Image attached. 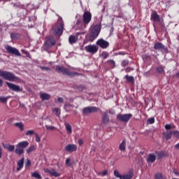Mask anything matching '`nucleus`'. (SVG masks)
<instances>
[{
	"instance_id": "nucleus-14",
	"label": "nucleus",
	"mask_w": 179,
	"mask_h": 179,
	"mask_svg": "<svg viewBox=\"0 0 179 179\" xmlns=\"http://www.w3.org/2000/svg\"><path fill=\"white\" fill-rule=\"evenodd\" d=\"M64 149L66 152H69L70 153H72L78 150V146H76V145L75 144H68L65 146Z\"/></svg>"
},
{
	"instance_id": "nucleus-24",
	"label": "nucleus",
	"mask_w": 179,
	"mask_h": 179,
	"mask_svg": "<svg viewBox=\"0 0 179 179\" xmlns=\"http://www.w3.org/2000/svg\"><path fill=\"white\" fill-rule=\"evenodd\" d=\"M69 41L70 44H75V43L78 41V36H70L69 38Z\"/></svg>"
},
{
	"instance_id": "nucleus-30",
	"label": "nucleus",
	"mask_w": 179,
	"mask_h": 179,
	"mask_svg": "<svg viewBox=\"0 0 179 179\" xmlns=\"http://www.w3.org/2000/svg\"><path fill=\"white\" fill-rule=\"evenodd\" d=\"M53 114H55L57 117H59L61 115V109L58 108H55L52 109Z\"/></svg>"
},
{
	"instance_id": "nucleus-54",
	"label": "nucleus",
	"mask_w": 179,
	"mask_h": 179,
	"mask_svg": "<svg viewBox=\"0 0 179 179\" xmlns=\"http://www.w3.org/2000/svg\"><path fill=\"white\" fill-rule=\"evenodd\" d=\"M107 173H108L107 170H105L102 173H101V176L104 177V176H107Z\"/></svg>"
},
{
	"instance_id": "nucleus-38",
	"label": "nucleus",
	"mask_w": 179,
	"mask_h": 179,
	"mask_svg": "<svg viewBox=\"0 0 179 179\" xmlns=\"http://www.w3.org/2000/svg\"><path fill=\"white\" fill-rule=\"evenodd\" d=\"M174 128H176L175 125H171V124H166L165 125V129H167V131H169V129H174Z\"/></svg>"
},
{
	"instance_id": "nucleus-29",
	"label": "nucleus",
	"mask_w": 179,
	"mask_h": 179,
	"mask_svg": "<svg viewBox=\"0 0 179 179\" xmlns=\"http://www.w3.org/2000/svg\"><path fill=\"white\" fill-rule=\"evenodd\" d=\"M49 174H51L53 177H59L61 174L58 173L55 169H51L50 171H48Z\"/></svg>"
},
{
	"instance_id": "nucleus-4",
	"label": "nucleus",
	"mask_w": 179,
	"mask_h": 179,
	"mask_svg": "<svg viewBox=\"0 0 179 179\" xmlns=\"http://www.w3.org/2000/svg\"><path fill=\"white\" fill-rule=\"evenodd\" d=\"M101 30V25L96 24L92 29L90 33V41L93 43L97 37H99V34H100V31Z\"/></svg>"
},
{
	"instance_id": "nucleus-39",
	"label": "nucleus",
	"mask_w": 179,
	"mask_h": 179,
	"mask_svg": "<svg viewBox=\"0 0 179 179\" xmlns=\"http://www.w3.org/2000/svg\"><path fill=\"white\" fill-rule=\"evenodd\" d=\"M8 99H9V96H0V103H6V101H8Z\"/></svg>"
},
{
	"instance_id": "nucleus-17",
	"label": "nucleus",
	"mask_w": 179,
	"mask_h": 179,
	"mask_svg": "<svg viewBox=\"0 0 179 179\" xmlns=\"http://www.w3.org/2000/svg\"><path fill=\"white\" fill-rule=\"evenodd\" d=\"M17 171H20V170H22V168L24 166V157H22L21 159H20L17 162Z\"/></svg>"
},
{
	"instance_id": "nucleus-1",
	"label": "nucleus",
	"mask_w": 179,
	"mask_h": 179,
	"mask_svg": "<svg viewBox=\"0 0 179 179\" xmlns=\"http://www.w3.org/2000/svg\"><path fill=\"white\" fill-rule=\"evenodd\" d=\"M76 17H80V15H77ZM92 22V13L89 11H85L83 15V19L79 18L76 24L78 29H86V27Z\"/></svg>"
},
{
	"instance_id": "nucleus-48",
	"label": "nucleus",
	"mask_w": 179,
	"mask_h": 179,
	"mask_svg": "<svg viewBox=\"0 0 179 179\" xmlns=\"http://www.w3.org/2000/svg\"><path fill=\"white\" fill-rule=\"evenodd\" d=\"M148 124H155V119L154 117H150L148 119Z\"/></svg>"
},
{
	"instance_id": "nucleus-62",
	"label": "nucleus",
	"mask_w": 179,
	"mask_h": 179,
	"mask_svg": "<svg viewBox=\"0 0 179 179\" xmlns=\"http://www.w3.org/2000/svg\"><path fill=\"white\" fill-rule=\"evenodd\" d=\"M5 146H8V145L3 144V148H5Z\"/></svg>"
},
{
	"instance_id": "nucleus-11",
	"label": "nucleus",
	"mask_w": 179,
	"mask_h": 179,
	"mask_svg": "<svg viewBox=\"0 0 179 179\" xmlns=\"http://www.w3.org/2000/svg\"><path fill=\"white\" fill-rule=\"evenodd\" d=\"M6 51L9 52V54H13L14 55H16L17 57H21L22 54H20V52L19 50L12 46L7 45L6 47Z\"/></svg>"
},
{
	"instance_id": "nucleus-15",
	"label": "nucleus",
	"mask_w": 179,
	"mask_h": 179,
	"mask_svg": "<svg viewBox=\"0 0 179 179\" xmlns=\"http://www.w3.org/2000/svg\"><path fill=\"white\" fill-rule=\"evenodd\" d=\"M102 124H104V125H108L110 124V117L107 111L104 112L102 116Z\"/></svg>"
},
{
	"instance_id": "nucleus-35",
	"label": "nucleus",
	"mask_w": 179,
	"mask_h": 179,
	"mask_svg": "<svg viewBox=\"0 0 179 179\" xmlns=\"http://www.w3.org/2000/svg\"><path fill=\"white\" fill-rule=\"evenodd\" d=\"M31 176L34 177V178H36V179H41V175H40V173H38V172H34L31 173Z\"/></svg>"
},
{
	"instance_id": "nucleus-63",
	"label": "nucleus",
	"mask_w": 179,
	"mask_h": 179,
	"mask_svg": "<svg viewBox=\"0 0 179 179\" xmlns=\"http://www.w3.org/2000/svg\"><path fill=\"white\" fill-rule=\"evenodd\" d=\"M49 121H50V122H51V120H49Z\"/></svg>"
},
{
	"instance_id": "nucleus-33",
	"label": "nucleus",
	"mask_w": 179,
	"mask_h": 179,
	"mask_svg": "<svg viewBox=\"0 0 179 179\" xmlns=\"http://www.w3.org/2000/svg\"><path fill=\"white\" fill-rule=\"evenodd\" d=\"M4 149H7V150H8V152H13V150H15V145H8L7 146H4Z\"/></svg>"
},
{
	"instance_id": "nucleus-31",
	"label": "nucleus",
	"mask_w": 179,
	"mask_h": 179,
	"mask_svg": "<svg viewBox=\"0 0 179 179\" xmlns=\"http://www.w3.org/2000/svg\"><path fill=\"white\" fill-rule=\"evenodd\" d=\"M101 57L103 59H107V58H108L110 57V54L106 51H103L101 52Z\"/></svg>"
},
{
	"instance_id": "nucleus-42",
	"label": "nucleus",
	"mask_w": 179,
	"mask_h": 179,
	"mask_svg": "<svg viewBox=\"0 0 179 179\" xmlns=\"http://www.w3.org/2000/svg\"><path fill=\"white\" fill-rule=\"evenodd\" d=\"M172 134H173V136H175V138H176V139H179V131L178 130H175L172 132Z\"/></svg>"
},
{
	"instance_id": "nucleus-10",
	"label": "nucleus",
	"mask_w": 179,
	"mask_h": 179,
	"mask_svg": "<svg viewBox=\"0 0 179 179\" xmlns=\"http://www.w3.org/2000/svg\"><path fill=\"white\" fill-rule=\"evenodd\" d=\"M85 50L90 54H96L99 51V46L96 45H88L85 47Z\"/></svg>"
},
{
	"instance_id": "nucleus-55",
	"label": "nucleus",
	"mask_w": 179,
	"mask_h": 179,
	"mask_svg": "<svg viewBox=\"0 0 179 179\" xmlns=\"http://www.w3.org/2000/svg\"><path fill=\"white\" fill-rule=\"evenodd\" d=\"M57 101H58L59 103H64V99H62V97H59V98L57 99Z\"/></svg>"
},
{
	"instance_id": "nucleus-50",
	"label": "nucleus",
	"mask_w": 179,
	"mask_h": 179,
	"mask_svg": "<svg viewBox=\"0 0 179 179\" xmlns=\"http://www.w3.org/2000/svg\"><path fill=\"white\" fill-rule=\"evenodd\" d=\"M35 139L36 142H41V139L40 138V136H38V134H35Z\"/></svg>"
},
{
	"instance_id": "nucleus-61",
	"label": "nucleus",
	"mask_w": 179,
	"mask_h": 179,
	"mask_svg": "<svg viewBox=\"0 0 179 179\" xmlns=\"http://www.w3.org/2000/svg\"><path fill=\"white\" fill-rule=\"evenodd\" d=\"M109 113H110V114H115V111H113V112L109 111Z\"/></svg>"
},
{
	"instance_id": "nucleus-58",
	"label": "nucleus",
	"mask_w": 179,
	"mask_h": 179,
	"mask_svg": "<svg viewBox=\"0 0 179 179\" xmlns=\"http://www.w3.org/2000/svg\"><path fill=\"white\" fill-rule=\"evenodd\" d=\"M14 8H19V3H14Z\"/></svg>"
},
{
	"instance_id": "nucleus-41",
	"label": "nucleus",
	"mask_w": 179,
	"mask_h": 179,
	"mask_svg": "<svg viewBox=\"0 0 179 179\" xmlns=\"http://www.w3.org/2000/svg\"><path fill=\"white\" fill-rule=\"evenodd\" d=\"M114 176L115 177H117V178H120V179H122V175H120L118 171H114Z\"/></svg>"
},
{
	"instance_id": "nucleus-46",
	"label": "nucleus",
	"mask_w": 179,
	"mask_h": 179,
	"mask_svg": "<svg viewBox=\"0 0 179 179\" xmlns=\"http://www.w3.org/2000/svg\"><path fill=\"white\" fill-rule=\"evenodd\" d=\"M66 165H67L68 167H71V166H72V164H71V159L70 158H66Z\"/></svg>"
},
{
	"instance_id": "nucleus-20",
	"label": "nucleus",
	"mask_w": 179,
	"mask_h": 179,
	"mask_svg": "<svg viewBox=\"0 0 179 179\" xmlns=\"http://www.w3.org/2000/svg\"><path fill=\"white\" fill-rule=\"evenodd\" d=\"M164 137L166 141H169V139H171L173 136V131H166V132L163 133Z\"/></svg>"
},
{
	"instance_id": "nucleus-13",
	"label": "nucleus",
	"mask_w": 179,
	"mask_h": 179,
	"mask_svg": "<svg viewBox=\"0 0 179 179\" xmlns=\"http://www.w3.org/2000/svg\"><path fill=\"white\" fill-rule=\"evenodd\" d=\"M6 85L10 90H13V92H22V89L20 86L16 85L12 83L6 82Z\"/></svg>"
},
{
	"instance_id": "nucleus-44",
	"label": "nucleus",
	"mask_w": 179,
	"mask_h": 179,
	"mask_svg": "<svg viewBox=\"0 0 179 179\" xmlns=\"http://www.w3.org/2000/svg\"><path fill=\"white\" fill-rule=\"evenodd\" d=\"M45 128L47 129V131H54V129H55V127L54 126H48V125H45Z\"/></svg>"
},
{
	"instance_id": "nucleus-21",
	"label": "nucleus",
	"mask_w": 179,
	"mask_h": 179,
	"mask_svg": "<svg viewBox=\"0 0 179 179\" xmlns=\"http://www.w3.org/2000/svg\"><path fill=\"white\" fill-rule=\"evenodd\" d=\"M155 155L157 156V159H163L164 156H167V152L165 151L155 152Z\"/></svg>"
},
{
	"instance_id": "nucleus-7",
	"label": "nucleus",
	"mask_w": 179,
	"mask_h": 179,
	"mask_svg": "<svg viewBox=\"0 0 179 179\" xmlns=\"http://www.w3.org/2000/svg\"><path fill=\"white\" fill-rule=\"evenodd\" d=\"M56 43H57V41L55 40V38L52 37H48L44 43V46H43L44 50H50V48H52V47L55 45Z\"/></svg>"
},
{
	"instance_id": "nucleus-25",
	"label": "nucleus",
	"mask_w": 179,
	"mask_h": 179,
	"mask_svg": "<svg viewBox=\"0 0 179 179\" xmlns=\"http://www.w3.org/2000/svg\"><path fill=\"white\" fill-rule=\"evenodd\" d=\"M134 177L132 171H129L128 173H125L122 176V179H131Z\"/></svg>"
},
{
	"instance_id": "nucleus-28",
	"label": "nucleus",
	"mask_w": 179,
	"mask_h": 179,
	"mask_svg": "<svg viewBox=\"0 0 179 179\" xmlns=\"http://www.w3.org/2000/svg\"><path fill=\"white\" fill-rule=\"evenodd\" d=\"M124 79H126V80H127L130 83H134L135 82V78L132 76L126 75L124 76Z\"/></svg>"
},
{
	"instance_id": "nucleus-26",
	"label": "nucleus",
	"mask_w": 179,
	"mask_h": 179,
	"mask_svg": "<svg viewBox=\"0 0 179 179\" xmlns=\"http://www.w3.org/2000/svg\"><path fill=\"white\" fill-rule=\"evenodd\" d=\"M126 146L127 142L125 141V140H123L122 142L119 145L120 150H121L122 152H125Z\"/></svg>"
},
{
	"instance_id": "nucleus-3",
	"label": "nucleus",
	"mask_w": 179,
	"mask_h": 179,
	"mask_svg": "<svg viewBox=\"0 0 179 179\" xmlns=\"http://www.w3.org/2000/svg\"><path fill=\"white\" fill-rule=\"evenodd\" d=\"M52 30L56 36H62L64 33V20L61 17H59L57 23L53 26Z\"/></svg>"
},
{
	"instance_id": "nucleus-34",
	"label": "nucleus",
	"mask_w": 179,
	"mask_h": 179,
	"mask_svg": "<svg viewBox=\"0 0 179 179\" xmlns=\"http://www.w3.org/2000/svg\"><path fill=\"white\" fill-rule=\"evenodd\" d=\"M155 179H167V177L165 176H163L162 173H157L155 175Z\"/></svg>"
},
{
	"instance_id": "nucleus-51",
	"label": "nucleus",
	"mask_w": 179,
	"mask_h": 179,
	"mask_svg": "<svg viewBox=\"0 0 179 179\" xmlns=\"http://www.w3.org/2000/svg\"><path fill=\"white\" fill-rule=\"evenodd\" d=\"M31 164V162L30 160L27 159V162H25V167H30V165Z\"/></svg>"
},
{
	"instance_id": "nucleus-32",
	"label": "nucleus",
	"mask_w": 179,
	"mask_h": 179,
	"mask_svg": "<svg viewBox=\"0 0 179 179\" xmlns=\"http://www.w3.org/2000/svg\"><path fill=\"white\" fill-rule=\"evenodd\" d=\"M15 127H17L20 129V131H23L24 129V125L22 122L15 123Z\"/></svg>"
},
{
	"instance_id": "nucleus-12",
	"label": "nucleus",
	"mask_w": 179,
	"mask_h": 179,
	"mask_svg": "<svg viewBox=\"0 0 179 179\" xmlns=\"http://www.w3.org/2000/svg\"><path fill=\"white\" fill-rule=\"evenodd\" d=\"M96 45H99L101 48L106 49L108 48V45H110V43L107 41H104L103 38H101L96 41Z\"/></svg>"
},
{
	"instance_id": "nucleus-53",
	"label": "nucleus",
	"mask_w": 179,
	"mask_h": 179,
	"mask_svg": "<svg viewBox=\"0 0 179 179\" xmlns=\"http://www.w3.org/2000/svg\"><path fill=\"white\" fill-rule=\"evenodd\" d=\"M78 145L80 146H82V145H83V140H82V138L78 139Z\"/></svg>"
},
{
	"instance_id": "nucleus-5",
	"label": "nucleus",
	"mask_w": 179,
	"mask_h": 179,
	"mask_svg": "<svg viewBox=\"0 0 179 179\" xmlns=\"http://www.w3.org/2000/svg\"><path fill=\"white\" fill-rule=\"evenodd\" d=\"M56 72H58V73H62V75H66L67 76H71V78L79 75L77 72L69 71V69L61 66H56Z\"/></svg>"
},
{
	"instance_id": "nucleus-57",
	"label": "nucleus",
	"mask_w": 179,
	"mask_h": 179,
	"mask_svg": "<svg viewBox=\"0 0 179 179\" xmlns=\"http://www.w3.org/2000/svg\"><path fill=\"white\" fill-rule=\"evenodd\" d=\"M3 85V81L2 80V79L0 78V87H2Z\"/></svg>"
},
{
	"instance_id": "nucleus-45",
	"label": "nucleus",
	"mask_w": 179,
	"mask_h": 179,
	"mask_svg": "<svg viewBox=\"0 0 179 179\" xmlns=\"http://www.w3.org/2000/svg\"><path fill=\"white\" fill-rule=\"evenodd\" d=\"M127 65H129V61H128V60H123L122 62V66H127Z\"/></svg>"
},
{
	"instance_id": "nucleus-40",
	"label": "nucleus",
	"mask_w": 179,
	"mask_h": 179,
	"mask_svg": "<svg viewBox=\"0 0 179 179\" xmlns=\"http://www.w3.org/2000/svg\"><path fill=\"white\" fill-rule=\"evenodd\" d=\"M34 131L33 130H28L26 131L25 135L27 136H31V135H34Z\"/></svg>"
},
{
	"instance_id": "nucleus-18",
	"label": "nucleus",
	"mask_w": 179,
	"mask_h": 179,
	"mask_svg": "<svg viewBox=\"0 0 179 179\" xmlns=\"http://www.w3.org/2000/svg\"><path fill=\"white\" fill-rule=\"evenodd\" d=\"M154 48L155 50H166L164 45L160 42L155 43Z\"/></svg>"
},
{
	"instance_id": "nucleus-56",
	"label": "nucleus",
	"mask_w": 179,
	"mask_h": 179,
	"mask_svg": "<svg viewBox=\"0 0 179 179\" xmlns=\"http://www.w3.org/2000/svg\"><path fill=\"white\" fill-rule=\"evenodd\" d=\"M145 76H150V71H146L145 73H144Z\"/></svg>"
},
{
	"instance_id": "nucleus-19",
	"label": "nucleus",
	"mask_w": 179,
	"mask_h": 179,
	"mask_svg": "<svg viewBox=\"0 0 179 179\" xmlns=\"http://www.w3.org/2000/svg\"><path fill=\"white\" fill-rule=\"evenodd\" d=\"M147 162L148 163H155L156 162V155L149 154Z\"/></svg>"
},
{
	"instance_id": "nucleus-22",
	"label": "nucleus",
	"mask_w": 179,
	"mask_h": 179,
	"mask_svg": "<svg viewBox=\"0 0 179 179\" xmlns=\"http://www.w3.org/2000/svg\"><path fill=\"white\" fill-rule=\"evenodd\" d=\"M20 37H21V35L20 33L12 32L10 34L11 40H19V38H20Z\"/></svg>"
},
{
	"instance_id": "nucleus-47",
	"label": "nucleus",
	"mask_w": 179,
	"mask_h": 179,
	"mask_svg": "<svg viewBox=\"0 0 179 179\" xmlns=\"http://www.w3.org/2000/svg\"><path fill=\"white\" fill-rule=\"evenodd\" d=\"M72 107V105L69 104V103H65L64 104V108L66 110L69 111V108Z\"/></svg>"
},
{
	"instance_id": "nucleus-52",
	"label": "nucleus",
	"mask_w": 179,
	"mask_h": 179,
	"mask_svg": "<svg viewBox=\"0 0 179 179\" xmlns=\"http://www.w3.org/2000/svg\"><path fill=\"white\" fill-rule=\"evenodd\" d=\"M41 68L43 71H51V69L47 66H41Z\"/></svg>"
},
{
	"instance_id": "nucleus-9",
	"label": "nucleus",
	"mask_w": 179,
	"mask_h": 179,
	"mask_svg": "<svg viewBox=\"0 0 179 179\" xmlns=\"http://www.w3.org/2000/svg\"><path fill=\"white\" fill-rule=\"evenodd\" d=\"M99 108L96 106H88L83 109V114L84 115H87L88 114H92V113H97Z\"/></svg>"
},
{
	"instance_id": "nucleus-60",
	"label": "nucleus",
	"mask_w": 179,
	"mask_h": 179,
	"mask_svg": "<svg viewBox=\"0 0 179 179\" xmlns=\"http://www.w3.org/2000/svg\"><path fill=\"white\" fill-rule=\"evenodd\" d=\"M176 76L178 78V79H179V72L176 74Z\"/></svg>"
},
{
	"instance_id": "nucleus-16",
	"label": "nucleus",
	"mask_w": 179,
	"mask_h": 179,
	"mask_svg": "<svg viewBox=\"0 0 179 179\" xmlns=\"http://www.w3.org/2000/svg\"><path fill=\"white\" fill-rule=\"evenodd\" d=\"M151 20L154 22H160V15L157 14L156 11H154L151 14Z\"/></svg>"
},
{
	"instance_id": "nucleus-37",
	"label": "nucleus",
	"mask_w": 179,
	"mask_h": 179,
	"mask_svg": "<svg viewBox=\"0 0 179 179\" xmlns=\"http://www.w3.org/2000/svg\"><path fill=\"white\" fill-rule=\"evenodd\" d=\"M156 71L158 73H163V72H164V68H163V66H159V67L157 68Z\"/></svg>"
},
{
	"instance_id": "nucleus-2",
	"label": "nucleus",
	"mask_w": 179,
	"mask_h": 179,
	"mask_svg": "<svg viewBox=\"0 0 179 179\" xmlns=\"http://www.w3.org/2000/svg\"><path fill=\"white\" fill-rule=\"evenodd\" d=\"M0 76L5 79V80H9L10 82H17V83L22 82V80L15 76L12 72L0 70Z\"/></svg>"
},
{
	"instance_id": "nucleus-23",
	"label": "nucleus",
	"mask_w": 179,
	"mask_h": 179,
	"mask_svg": "<svg viewBox=\"0 0 179 179\" xmlns=\"http://www.w3.org/2000/svg\"><path fill=\"white\" fill-rule=\"evenodd\" d=\"M40 97H41V100H43V101L50 100V99H51V95H50V94H47V93H41Z\"/></svg>"
},
{
	"instance_id": "nucleus-6",
	"label": "nucleus",
	"mask_w": 179,
	"mask_h": 179,
	"mask_svg": "<svg viewBox=\"0 0 179 179\" xmlns=\"http://www.w3.org/2000/svg\"><path fill=\"white\" fill-rule=\"evenodd\" d=\"M27 146H29V141L20 142L16 145L15 152L16 155H18V156H20L24 152V148H27Z\"/></svg>"
},
{
	"instance_id": "nucleus-36",
	"label": "nucleus",
	"mask_w": 179,
	"mask_h": 179,
	"mask_svg": "<svg viewBox=\"0 0 179 179\" xmlns=\"http://www.w3.org/2000/svg\"><path fill=\"white\" fill-rule=\"evenodd\" d=\"M34 150H36V146L31 145L27 149V153H31V152H34Z\"/></svg>"
},
{
	"instance_id": "nucleus-8",
	"label": "nucleus",
	"mask_w": 179,
	"mask_h": 179,
	"mask_svg": "<svg viewBox=\"0 0 179 179\" xmlns=\"http://www.w3.org/2000/svg\"><path fill=\"white\" fill-rule=\"evenodd\" d=\"M117 120L121 121L122 122H128L131 118H132V114L127 113V114H118L117 115Z\"/></svg>"
},
{
	"instance_id": "nucleus-27",
	"label": "nucleus",
	"mask_w": 179,
	"mask_h": 179,
	"mask_svg": "<svg viewBox=\"0 0 179 179\" xmlns=\"http://www.w3.org/2000/svg\"><path fill=\"white\" fill-rule=\"evenodd\" d=\"M64 125L68 135H71V134H72V126H71L69 123H65Z\"/></svg>"
},
{
	"instance_id": "nucleus-59",
	"label": "nucleus",
	"mask_w": 179,
	"mask_h": 179,
	"mask_svg": "<svg viewBox=\"0 0 179 179\" xmlns=\"http://www.w3.org/2000/svg\"><path fill=\"white\" fill-rule=\"evenodd\" d=\"M2 158V149L0 148V159Z\"/></svg>"
},
{
	"instance_id": "nucleus-49",
	"label": "nucleus",
	"mask_w": 179,
	"mask_h": 179,
	"mask_svg": "<svg viewBox=\"0 0 179 179\" xmlns=\"http://www.w3.org/2000/svg\"><path fill=\"white\" fill-rule=\"evenodd\" d=\"M132 71H134V69L132 67H127L125 69V72L127 73L132 72Z\"/></svg>"
},
{
	"instance_id": "nucleus-43",
	"label": "nucleus",
	"mask_w": 179,
	"mask_h": 179,
	"mask_svg": "<svg viewBox=\"0 0 179 179\" xmlns=\"http://www.w3.org/2000/svg\"><path fill=\"white\" fill-rule=\"evenodd\" d=\"M108 62L110 64L111 68H115V62L114 60L110 59Z\"/></svg>"
}]
</instances>
